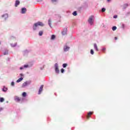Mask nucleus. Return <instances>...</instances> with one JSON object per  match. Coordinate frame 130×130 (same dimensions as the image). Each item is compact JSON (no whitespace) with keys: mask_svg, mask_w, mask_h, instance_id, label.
I'll return each mask as SVG.
<instances>
[{"mask_svg":"<svg viewBox=\"0 0 130 130\" xmlns=\"http://www.w3.org/2000/svg\"><path fill=\"white\" fill-rule=\"evenodd\" d=\"M38 26H40L41 27L44 26V24L42 22L38 21L37 23L34 24L32 26V30L33 31H36L38 28Z\"/></svg>","mask_w":130,"mask_h":130,"instance_id":"obj_1","label":"nucleus"},{"mask_svg":"<svg viewBox=\"0 0 130 130\" xmlns=\"http://www.w3.org/2000/svg\"><path fill=\"white\" fill-rule=\"evenodd\" d=\"M95 21V17L94 16H90L88 20V22L90 26L93 25L94 21Z\"/></svg>","mask_w":130,"mask_h":130,"instance_id":"obj_2","label":"nucleus"},{"mask_svg":"<svg viewBox=\"0 0 130 130\" xmlns=\"http://www.w3.org/2000/svg\"><path fill=\"white\" fill-rule=\"evenodd\" d=\"M31 84V81H27L23 83L22 85V88H25L27 86H29Z\"/></svg>","mask_w":130,"mask_h":130,"instance_id":"obj_3","label":"nucleus"},{"mask_svg":"<svg viewBox=\"0 0 130 130\" xmlns=\"http://www.w3.org/2000/svg\"><path fill=\"white\" fill-rule=\"evenodd\" d=\"M55 67V72L56 74H59V70L58 69V64L57 63H56L54 65Z\"/></svg>","mask_w":130,"mask_h":130,"instance_id":"obj_4","label":"nucleus"},{"mask_svg":"<svg viewBox=\"0 0 130 130\" xmlns=\"http://www.w3.org/2000/svg\"><path fill=\"white\" fill-rule=\"evenodd\" d=\"M68 32V28L67 27H65L62 31L61 33H62V35H67V33Z\"/></svg>","mask_w":130,"mask_h":130,"instance_id":"obj_5","label":"nucleus"},{"mask_svg":"<svg viewBox=\"0 0 130 130\" xmlns=\"http://www.w3.org/2000/svg\"><path fill=\"white\" fill-rule=\"evenodd\" d=\"M2 18H3L5 20L9 18V14L6 13L2 15Z\"/></svg>","mask_w":130,"mask_h":130,"instance_id":"obj_6","label":"nucleus"},{"mask_svg":"<svg viewBox=\"0 0 130 130\" xmlns=\"http://www.w3.org/2000/svg\"><path fill=\"white\" fill-rule=\"evenodd\" d=\"M44 86V85H42L41 86V87H40V88L39 89V92H38L39 95H40V94H41V92H42V91L43 90V87Z\"/></svg>","mask_w":130,"mask_h":130,"instance_id":"obj_7","label":"nucleus"},{"mask_svg":"<svg viewBox=\"0 0 130 130\" xmlns=\"http://www.w3.org/2000/svg\"><path fill=\"white\" fill-rule=\"evenodd\" d=\"M63 50L64 51H65V52H67V51H69V50H70V47L68 46H64Z\"/></svg>","mask_w":130,"mask_h":130,"instance_id":"obj_8","label":"nucleus"},{"mask_svg":"<svg viewBox=\"0 0 130 130\" xmlns=\"http://www.w3.org/2000/svg\"><path fill=\"white\" fill-rule=\"evenodd\" d=\"M26 12H27V9L26 8H22L21 9V14H25Z\"/></svg>","mask_w":130,"mask_h":130,"instance_id":"obj_9","label":"nucleus"},{"mask_svg":"<svg viewBox=\"0 0 130 130\" xmlns=\"http://www.w3.org/2000/svg\"><path fill=\"white\" fill-rule=\"evenodd\" d=\"M28 67H29V65L28 64H25L23 66L20 67L19 69L20 70H24V68H28Z\"/></svg>","mask_w":130,"mask_h":130,"instance_id":"obj_10","label":"nucleus"},{"mask_svg":"<svg viewBox=\"0 0 130 130\" xmlns=\"http://www.w3.org/2000/svg\"><path fill=\"white\" fill-rule=\"evenodd\" d=\"M19 5H20V1L19 0H16L15 2V7L17 8Z\"/></svg>","mask_w":130,"mask_h":130,"instance_id":"obj_11","label":"nucleus"},{"mask_svg":"<svg viewBox=\"0 0 130 130\" xmlns=\"http://www.w3.org/2000/svg\"><path fill=\"white\" fill-rule=\"evenodd\" d=\"M91 114H93V112H89L87 114V116H86V118L87 119H89V118L90 117V115H91Z\"/></svg>","mask_w":130,"mask_h":130,"instance_id":"obj_12","label":"nucleus"},{"mask_svg":"<svg viewBox=\"0 0 130 130\" xmlns=\"http://www.w3.org/2000/svg\"><path fill=\"white\" fill-rule=\"evenodd\" d=\"M14 100L16 101V102H19L20 101V98H19V96H15Z\"/></svg>","mask_w":130,"mask_h":130,"instance_id":"obj_13","label":"nucleus"},{"mask_svg":"<svg viewBox=\"0 0 130 130\" xmlns=\"http://www.w3.org/2000/svg\"><path fill=\"white\" fill-rule=\"evenodd\" d=\"M2 91L3 92H7L8 91V87H6L5 86H3V88H2Z\"/></svg>","mask_w":130,"mask_h":130,"instance_id":"obj_14","label":"nucleus"},{"mask_svg":"<svg viewBox=\"0 0 130 130\" xmlns=\"http://www.w3.org/2000/svg\"><path fill=\"white\" fill-rule=\"evenodd\" d=\"M28 53H29V51L28 50L23 51V55H27Z\"/></svg>","mask_w":130,"mask_h":130,"instance_id":"obj_15","label":"nucleus"},{"mask_svg":"<svg viewBox=\"0 0 130 130\" xmlns=\"http://www.w3.org/2000/svg\"><path fill=\"white\" fill-rule=\"evenodd\" d=\"M94 48L96 51H99V49H98L96 44H94Z\"/></svg>","mask_w":130,"mask_h":130,"instance_id":"obj_16","label":"nucleus"},{"mask_svg":"<svg viewBox=\"0 0 130 130\" xmlns=\"http://www.w3.org/2000/svg\"><path fill=\"white\" fill-rule=\"evenodd\" d=\"M48 23L49 26L50 27V28H52L51 27V19H49L48 21Z\"/></svg>","mask_w":130,"mask_h":130,"instance_id":"obj_17","label":"nucleus"},{"mask_svg":"<svg viewBox=\"0 0 130 130\" xmlns=\"http://www.w3.org/2000/svg\"><path fill=\"white\" fill-rule=\"evenodd\" d=\"M4 55H8L9 54V50H6L3 53Z\"/></svg>","mask_w":130,"mask_h":130,"instance_id":"obj_18","label":"nucleus"},{"mask_svg":"<svg viewBox=\"0 0 130 130\" xmlns=\"http://www.w3.org/2000/svg\"><path fill=\"white\" fill-rule=\"evenodd\" d=\"M21 81H23V77H21L16 81V83H20Z\"/></svg>","mask_w":130,"mask_h":130,"instance_id":"obj_19","label":"nucleus"},{"mask_svg":"<svg viewBox=\"0 0 130 130\" xmlns=\"http://www.w3.org/2000/svg\"><path fill=\"white\" fill-rule=\"evenodd\" d=\"M39 36H42L43 35V31H40L39 32Z\"/></svg>","mask_w":130,"mask_h":130,"instance_id":"obj_20","label":"nucleus"},{"mask_svg":"<svg viewBox=\"0 0 130 130\" xmlns=\"http://www.w3.org/2000/svg\"><path fill=\"white\" fill-rule=\"evenodd\" d=\"M11 46L12 47H15V46H17V43H15V44H11Z\"/></svg>","mask_w":130,"mask_h":130,"instance_id":"obj_21","label":"nucleus"},{"mask_svg":"<svg viewBox=\"0 0 130 130\" xmlns=\"http://www.w3.org/2000/svg\"><path fill=\"white\" fill-rule=\"evenodd\" d=\"M128 6V5L127 4H124L123 6V9H126V8H127Z\"/></svg>","mask_w":130,"mask_h":130,"instance_id":"obj_22","label":"nucleus"},{"mask_svg":"<svg viewBox=\"0 0 130 130\" xmlns=\"http://www.w3.org/2000/svg\"><path fill=\"white\" fill-rule=\"evenodd\" d=\"M51 40H54V39H55V36L54 35H52L51 37Z\"/></svg>","mask_w":130,"mask_h":130,"instance_id":"obj_23","label":"nucleus"},{"mask_svg":"<svg viewBox=\"0 0 130 130\" xmlns=\"http://www.w3.org/2000/svg\"><path fill=\"white\" fill-rule=\"evenodd\" d=\"M5 101V99L4 98H0V102L2 103V102H4Z\"/></svg>","mask_w":130,"mask_h":130,"instance_id":"obj_24","label":"nucleus"},{"mask_svg":"<svg viewBox=\"0 0 130 130\" xmlns=\"http://www.w3.org/2000/svg\"><path fill=\"white\" fill-rule=\"evenodd\" d=\"M113 31H115V30H116V29H117V27L116 26H113L112 28Z\"/></svg>","mask_w":130,"mask_h":130,"instance_id":"obj_25","label":"nucleus"},{"mask_svg":"<svg viewBox=\"0 0 130 130\" xmlns=\"http://www.w3.org/2000/svg\"><path fill=\"white\" fill-rule=\"evenodd\" d=\"M26 95H27V93H26V92H23L22 93V96H23V97H26Z\"/></svg>","mask_w":130,"mask_h":130,"instance_id":"obj_26","label":"nucleus"},{"mask_svg":"<svg viewBox=\"0 0 130 130\" xmlns=\"http://www.w3.org/2000/svg\"><path fill=\"white\" fill-rule=\"evenodd\" d=\"M73 16H77V15H78V13H77V11H74L73 13Z\"/></svg>","mask_w":130,"mask_h":130,"instance_id":"obj_27","label":"nucleus"},{"mask_svg":"<svg viewBox=\"0 0 130 130\" xmlns=\"http://www.w3.org/2000/svg\"><path fill=\"white\" fill-rule=\"evenodd\" d=\"M67 66H68V64L67 63H63L62 64L63 68H67Z\"/></svg>","mask_w":130,"mask_h":130,"instance_id":"obj_28","label":"nucleus"},{"mask_svg":"<svg viewBox=\"0 0 130 130\" xmlns=\"http://www.w3.org/2000/svg\"><path fill=\"white\" fill-rule=\"evenodd\" d=\"M105 11H106V9H105V8H103L102 9V13H104V12H105Z\"/></svg>","mask_w":130,"mask_h":130,"instance_id":"obj_29","label":"nucleus"},{"mask_svg":"<svg viewBox=\"0 0 130 130\" xmlns=\"http://www.w3.org/2000/svg\"><path fill=\"white\" fill-rule=\"evenodd\" d=\"M90 53L92 55L94 54V50H93V49L90 50Z\"/></svg>","mask_w":130,"mask_h":130,"instance_id":"obj_30","label":"nucleus"},{"mask_svg":"<svg viewBox=\"0 0 130 130\" xmlns=\"http://www.w3.org/2000/svg\"><path fill=\"white\" fill-rule=\"evenodd\" d=\"M102 50L103 52H104V51H105V50H106V48H105V47L103 48Z\"/></svg>","mask_w":130,"mask_h":130,"instance_id":"obj_31","label":"nucleus"},{"mask_svg":"<svg viewBox=\"0 0 130 130\" xmlns=\"http://www.w3.org/2000/svg\"><path fill=\"white\" fill-rule=\"evenodd\" d=\"M61 73H62V74H63V73H64V69H61Z\"/></svg>","mask_w":130,"mask_h":130,"instance_id":"obj_32","label":"nucleus"},{"mask_svg":"<svg viewBox=\"0 0 130 130\" xmlns=\"http://www.w3.org/2000/svg\"><path fill=\"white\" fill-rule=\"evenodd\" d=\"M11 86H13V87L15 86V82H14V81L11 82Z\"/></svg>","mask_w":130,"mask_h":130,"instance_id":"obj_33","label":"nucleus"},{"mask_svg":"<svg viewBox=\"0 0 130 130\" xmlns=\"http://www.w3.org/2000/svg\"><path fill=\"white\" fill-rule=\"evenodd\" d=\"M53 3H57V0H51Z\"/></svg>","mask_w":130,"mask_h":130,"instance_id":"obj_34","label":"nucleus"},{"mask_svg":"<svg viewBox=\"0 0 130 130\" xmlns=\"http://www.w3.org/2000/svg\"><path fill=\"white\" fill-rule=\"evenodd\" d=\"M114 19H116L117 18V15H114L113 16Z\"/></svg>","mask_w":130,"mask_h":130,"instance_id":"obj_35","label":"nucleus"},{"mask_svg":"<svg viewBox=\"0 0 130 130\" xmlns=\"http://www.w3.org/2000/svg\"><path fill=\"white\" fill-rule=\"evenodd\" d=\"M43 0H37L38 3H40V2H42Z\"/></svg>","mask_w":130,"mask_h":130,"instance_id":"obj_36","label":"nucleus"},{"mask_svg":"<svg viewBox=\"0 0 130 130\" xmlns=\"http://www.w3.org/2000/svg\"><path fill=\"white\" fill-rule=\"evenodd\" d=\"M20 77H24V75L23 74H20Z\"/></svg>","mask_w":130,"mask_h":130,"instance_id":"obj_37","label":"nucleus"},{"mask_svg":"<svg viewBox=\"0 0 130 130\" xmlns=\"http://www.w3.org/2000/svg\"><path fill=\"white\" fill-rule=\"evenodd\" d=\"M4 109L3 108H0V112L2 111V110H3Z\"/></svg>","mask_w":130,"mask_h":130,"instance_id":"obj_38","label":"nucleus"},{"mask_svg":"<svg viewBox=\"0 0 130 130\" xmlns=\"http://www.w3.org/2000/svg\"><path fill=\"white\" fill-rule=\"evenodd\" d=\"M115 40H117V37H115Z\"/></svg>","mask_w":130,"mask_h":130,"instance_id":"obj_39","label":"nucleus"},{"mask_svg":"<svg viewBox=\"0 0 130 130\" xmlns=\"http://www.w3.org/2000/svg\"><path fill=\"white\" fill-rule=\"evenodd\" d=\"M40 69L41 70H43V69H44V67H43V68H41Z\"/></svg>","mask_w":130,"mask_h":130,"instance_id":"obj_40","label":"nucleus"},{"mask_svg":"<svg viewBox=\"0 0 130 130\" xmlns=\"http://www.w3.org/2000/svg\"><path fill=\"white\" fill-rule=\"evenodd\" d=\"M122 26H123V28H124V24H123Z\"/></svg>","mask_w":130,"mask_h":130,"instance_id":"obj_41","label":"nucleus"},{"mask_svg":"<svg viewBox=\"0 0 130 130\" xmlns=\"http://www.w3.org/2000/svg\"><path fill=\"white\" fill-rule=\"evenodd\" d=\"M6 103H9V101H7V102H6Z\"/></svg>","mask_w":130,"mask_h":130,"instance_id":"obj_42","label":"nucleus"},{"mask_svg":"<svg viewBox=\"0 0 130 130\" xmlns=\"http://www.w3.org/2000/svg\"><path fill=\"white\" fill-rule=\"evenodd\" d=\"M1 44H2V42L0 41V45H1Z\"/></svg>","mask_w":130,"mask_h":130,"instance_id":"obj_43","label":"nucleus"},{"mask_svg":"<svg viewBox=\"0 0 130 130\" xmlns=\"http://www.w3.org/2000/svg\"><path fill=\"white\" fill-rule=\"evenodd\" d=\"M108 1V2H110V0H107Z\"/></svg>","mask_w":130,"mask_h":130,"instance_id":"obj_44","label":"nucleus"}]
</instances>
